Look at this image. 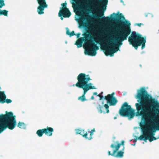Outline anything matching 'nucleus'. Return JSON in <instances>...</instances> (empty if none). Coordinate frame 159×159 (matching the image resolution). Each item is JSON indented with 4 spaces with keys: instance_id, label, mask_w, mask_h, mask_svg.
Wrapping results in <instances>:
<instances>
[{
    "instance_id": "nucleus-30",
    "label": "nucleus",
    "mask_w": 159,
    "mask_h": 159,
    "mask_svg": "<svg viewBox=\"0 0 159 159\" xmlns=\"http://www.w3.org/2000/svg\"><path fill=\"white\" fill-rule=\"evenodd\" d=\"M95 131V129L94 128L92 130H91V132H92L93 133V132Z\"/></svg>"
},
{
    "instance_id": "nucleus-13",
    "label": "nucleus",
    "mask_w": 159,
    "mask_h": 159,
    "mask_svg": "<svg viewBox=\"0 0 159 159\" xmlns=\"http://www.w3.org/2000/svg\"><path fill=\"white\" fill-rule=\"evenodd\" d=\"M44 134L46 135L51 136L52 135L54 131L52 127H47L46 128H44Z\"/></svg>"
},
{
    "instance_id": "nucleus-35",
    "label": "nucleus",
    "mask_w": 159,
    "mask_h": 159,
    "mask_svg": "<svg viewBox=\"0 0 159 159\" xmlns=\"http://www.w3.org/2000/svg\"><path fill=\"white\" fill-rule=\"evenodd\" d=\"M61 17V20H62L63 19V18L62 17V16H60Z\"/></svg>"
},
{
    "instance_id": "nucleus-23",
    "label": "nucleus",
    "mask_w": 159,
    "mask_h": 159,
    "mask_svg": "<svg viewBox=\"0 0 159 159\" xmlns=\"http://www.w3.org/2000/svg\"><path fill=\"white\" fill-rule=\"evenodd\" d=\"M117 150H116V148L113 150V153H111L110 151H108V153L109 156L111 155L112 156L114 157L115 156V154Z\"/></svg>"
},
{
    "instance_id": "nucleus-18",
    "label": "nucleus",
    "mask_w": 159,
    "mask_h": 159,
    "mask_svg": "<svg viewBox=\"0 0 159 159\" xmlns=\"http://www.w3.org/2000/svg\"><path fill=\"white\" fill-rule=\"evenodd\" d=\"M97 109L98 111L100 113H102L103 112L104 113H105V112L103 111L104 108L103 106H101L100 104H98V106L97 107Z\"/></svg>"
},
{
    "instance_id": "nucleus-19",
    "label": "nucleus",
    "mask_w": 159,
    "mask_h": 159,
    "mask_svg": "<svg viewBox=\"0 0 159 159\" xmlns=\"http://www.w3.org/2000/svg\"><path fill=\"white\" fill-rule=\"evenodd\" d=\"M17 126L21 129H25V125L23 122H19L18 123Z\"/></svg>"
},
{
    "instance_id": "nucleus-4",
    "label": "nucleus",
    "mask_w": 159,
    "mask_h": 159,
    "mask_svg": "<svg viewBox=\"0 0 159 159\" xmlns=\"http://www.w3.org/2000/svg\"><path fill=\"white\" fill-rule=\"evenodd\" d=\"M16 116L12 112H6L5 114L0 115V130L3 128L4 130L8 128L12 130L16 125Z\"/></svg>"
},
{
    "instance_id": "nucleus-31",
    "label": "nucleus",
    "mask_w": 159,
    "mask_h": 159,
    "mask_svg": "<svg viewBox=\"0 0 159 159\" xmlns=\"http://www.w3.org/2000/svg\"><path fill=\"white\" fill-rule=\"evenodd\" d=\"M4 130V129H2L1 130H0V133H2V132Z\"/></svg>"
},
{
    "instance_id": "nucleus-7",
    "label": "nucleus",
    "mask_w": 159,
    "mask_h": 159,
    "mask_svg": "<svg viewBox=\"0 0 159 159\" xmlns=\"http://www.w3.org/2000/svg\"><path fill=\"white\" fill-rule=\"evenodd\" d=\"M119 113L121 116L128 117L129 119L133 118L135 115L134 110L126 102L122 105Z\"/></svg>"
},
{
    "instance_id": "nucleus-25",
    "label": "nucleus",
    "mask_w": 159,
    "mask_h": 159,
    "mask_svg": "<svg viewBox=\"0 0 159 159\" xmlns=\"http://www.w3.org/2000/svg\"><path fill=\"white\" fill-rule=\"evenodd\" d=\"M95 41L97 43H100L103 42V41L100 38H98Z\"/></svg>"
},
{
    "instance_id": "nucleus-14",
    "label": "nucleus",
    "mask_w": 159,
    "mask_h": 159,
    "mask_svg": "<svg viewBox=\"0 0 159 159\" xmlns=\"http://www.w3.org/2000/svg\"><path fill=\"white\" fill-rule=\"evenodd\" d=\"M76 134H80L82 135L83 137L87 139L88 134L87 132H85L84 129H78L76 130Z\"/></svg>"
},
{
    "instance_id": "nucleus-34",
    "label": "nucleus",
    "mask_w": 159,
    "mask_h": 159,
    "mask_svg": "<svg viewBox=\"0 0 159 159\" xmlns=\"http://www.w3.org/2000/svg\"><path fill=\"white\" fill-rule=\"evenodd\" d=\"M80 33H78V34H77V37H78L80 35Z\"/></svg>"
},
{
    "instance_id": "nucleus-1",
    "label": "nucleus",
    "mask_w": 159,
    "mask_h": 159,
    "mask_svg": "<svg viewBox=\"0 0 159 159\" xmlns=\"http://www.w3.org/2000/svg\"><path fill=\"white\" fill-rule=\"evenodd\" d=\"M139 103L135 104L137 112L142 116V119L148 126L142 128L143 134L138 138L140 140L151 142L156 139L153 136L158 130L159 120V102L149 95L144 88L137 90L135 97Z\"/></svg>"
},
{
    "instance_id": "nucleus-3",
    "label": "nucleus",
    "mask_w": 159,
    "mask_h": 159,
    "mask_svg": "<svg viewBox=\"0 0 159 159\" xmlns=\"http://www.w3.org/2000/svg\"><path fill=\"white\" fill-rule=\"evenodd\" d=\"M77 79L78 82L75 84H73V86H75L79 88H81L83 89V94L81 96L78 98V99L83 102L86 100L85 95L87 91L91 89H95L96 88L94 86H92V83H88L91 80L89 75H86L84 73H81L78 76Z\"/></svg>"
},
{
    "instance_id": "nucleus-6",
    "label": "nucleus",
    "mask_w": 159,
    "mask_h": 159,
    "mask_svg": "<svg viewBox=\"0 0 159 159\" xmlns=\"http://www.w3.org/2000/svg\"><path fill=\"white\" fill-rule=\"evenodd\" d=\"M87 33L88 34L85 33L83 34L85 39V41H86L87 47L85 48V54L90 56H95L97 54L96 50L99 49V47L91 40L92 39H93V38L91 36L89 37V32L87 31Z\"/></svg>"
},
{
    "instance_id": "nucleus-22",
    "label": "nucleus",
    "mask_w": 159,
    "mask_h": 159,
    "mask_svg": "<svg viewBox=\"0 0 159 159\" xmlns=\"http://www.w3.org/2000/svg\"><path fill=\"white\" fill-rule=\"evenodd\" d=\"M67 30L66 31V33L67 34L69 35L70 37L73 36L75 35L74 31H72L71 33L69 32V30L67 28Z\"/></svg>"
},
{
    "instance_id": "nucleus-2",
    "label": "nucleus",
    "mask_w": 159,
    "mask_h": 159,
    "mask_svg": "<svg viewBox=\"0 0 159 159\" xmlns=\"http://www.w3.org/2000/svg\"><path fill=\"white\" fill-rule=\"evenodd\" d=\"M119 12L116 14L113 13L111 15V17L107 16L103 17L100 20L104 22H108L111 21H115L119 23L121 26H125V27H121V31L119 33L118 38L117 39L114 38L108 39H107L110 43L109 46L111 47L113 45L116 47H119V45H122V42L127 39L128 36L130 34L131 32L130 27L131 25L129 22L126 21L125 23L124 22L120 20L121 18L125 19L124 16L122 13L119 14Z\"/></svg>"
},
{
    "instance_id": "nucleus-20",
    "label": "nucleus",
    "mask_w": 159,
    "mask_h": 159,
    "mask_svg": "<svg viewBox=\"0 0 159 159\" xmlns=\"http://www.w3.org/2000/svg\"><path fill=\"white\" fill-rule=\"evenodd\" d=\"M100 1H103L102 2V5L103 6L104 8L103 10H105L106 9V5L107 3V0H100Z\"/></svg>"
},
{
    "instance_id": "nucleus-15",
    "label": "nucleus",
    "mask_w": 159,
    "mask_h": 159,
    "mask_svg": "<svg viewBox=\"0 0 159 159\" xmlns=\"http://www.w3.org/2000/svg\"><path fill=\"white\" fill-rule=\"evenodd\" d=\"M85 39H84V38H81L79 39L76 41L75 44L76 45L78 48H80L82 46L83 41H85L86 43V41H85Z\"/></svg>"
},
{
    "instance_id": "nucleus-9",
    "label": "nucleus",
    "mask_w": 159,
    "mask_h": 159,
    "mask_svg": "<svg viewBox=\"0 0 159 159\" xmlns=\"http://www.w3.org/2000/svg\"><path fill=\"white\" fill-rule=\"evenodd\" d=\"M39 6L37 8V12L39 15L44 14L43 11L45 8H47L48 5L47 4L45 0H37Z\"/></svg>"
},
{
    "instance_id": "nucleus-12",
    "label": "nucleus",
    "mask_w": 159,
    "mask_h": 159,
    "mask_svg": "<svg viewBox=\"0 0 159 159\" xmlns=\"http://www.w3.org/2000/svg\"><path fill=\"white\" fill-rule=\"evenodd\" d=\"M124 141L122 140L120 143H119L118 141L115 142L114 143H112L111 145V147L114 149V148H116V150L118 151L121 145L123 146V148L122 149V151H124L125 149L124 145Z\"/></svg>"
},
{
    "instance_id": "nucleus-27",
    "label": "nucleus",
    "mask_w": 159,
    "mask_h": 159,
    "mask_svg": "<svg viewBox=\"0 0 159 159\" xmlns=\"http://www.w3.org/2000/svg\"><path fill=\"white\" fill-rule=\"evenodd\" d=\"M93 133L92 132H90V137L88 139L89 140H90L92 138V136L93 135Z\"/></svg>"
},
{
    "instance_id": "nucleus-37",
    "label": "nucleus",
    "mask_w": 159,
    "mask_h": 159,
    "mask_svg": "<svg viewBox=\"0 0 159 159\" xmlns=\"http://www.w3.org/2000/svg\"><path fill=\"white\" fill-rule=\"evenodd\" d=\"M158 130H159V125L158 124Z\"/></svg>"
},
{
    "instance_id": "nucleus-36",
    "label": "nucleus",
    "mask_w": 159,
    "mask_h": 159,
    "mask_svg": "<svg viewBox=\"0 0 159 159\" xmlns=\"http://www.w3.org/2000/svg\"><path fill=\"white\" fill-rule=\"evenodd\" d=\"M117 119V117H114V119Z\"/></svg>"
},
{
    "instance_id": "nucleus-38",
    "label": "nucleus",
    "mask_w": 159,
    "mask_h": 159,
    "mask_svg": "<svg viewBox=\"0 0 159 159\" xmlns=\"http://www.w3.org/2000/svg\"><path fill=\"white\" fill-rule=\"evenodd\" d=\"M136 140H137V139H134V142L136 141Z\"/></svg>"
},
{
    "instance_id": "nucleus-11",
    "label": "nucleus",
    "mask_w": 159,
    "mask_h": 159,
    "mask_svg": "<svg viewBox=\"0 0 159 159\" xmlns=\"http://www.w3.org/2000/svg\"><path fill=\"white\" fill-rule=\"evenodd\" d=\"M114 93H113L107 95L104 98V99L107 101V102L111 106H115L118 102L116 98L114 97Z\"/></svg>"
},
{
    "instance_id": "nucleus-39",
    "label": "nucleus",
    "mask_w": 159,
    "mask_h": 159,
    "mask_svg": "<svg viewBox=\"0 0 159 159\" xmlns=\"http://www.w3.org/2000/svg\"><path fill=\"white\" fill-rule=\"evenodd\" d=\"M145 16H146V17H147V15H145Z\"/></svg>"
},
{
    "instance_id": "nucleus-8",
    "label": "nucleus",
    "mask_w": 159,
    "mask_h": 159,
    "mask_svg": "<svg viewBox=\"0 0 159 159\" xmlns=\"http://www.w3.org/2000/svg\"><path fill=\"white\" fill-rule=\"evenodd\" d=\"M67 3L65 2L62 3L61 5L63 6L61 9L59 11L58 13L59 16H63L65 18H69L70 16L71 13L66 7Z\"/></svg>"
},
{
    "instance_id": "nucleus-10",
    "label": "nucleus",
    "mask_w": 159,
    "mask_h": 159,
    "mask_svg": "<svg viewBox=\"0 0 159 159\" xmlns=\"http://www.w3.org/2000/svg\"><path fill=\"white\" fill-rule=\"evenodd\" d=\"M107 42L109 47H105L104 49L105 50V54L106 55H110L111 57L113 56L114 53L116 52L119 50V47H117L116 48H111V47L109 46V44L110 43L108 40L107 39ZM113 45L112 46V47Z\"/></svg>"
},
{
    "instance_id": "nucleus-17",
    "label": "nucleus",
    "mask_w": 159,
    "mask_h": 159,
    "mask_svg": "<svg viewBox=\"0 0 159 159\" xmlns=\"http://www.w3.org/2000/svg\"><path fill=\"white\" fill-rule=\"evenodd\" d=\"M36 134L39 137H42L43 134H44V129L38 130L36 132Z\"/></svg>"
},
{
    "instance_id": "nucleus-16",
    "label": "nucleus",
    "mask_w": 159,
    "mask_h": 159,
    "mask_svg": "<svg viewBox=\"0 0 159 159\" xmlns=\"http://www.w3.org/2000/svg\"><path fill=\"white\" fill-rule=\"evenodd\" d=\"M122 151H118L116 155L115 154V156H114V157H122L124 153V152Z\"/></svg>"
},
{
    "instance_id": "nucleus-24",
    "label": "nucleus",
    "mask_w": 159,
    "mask_h": 159,
    "mask_svg": "<svg viewBox=\"0 0 159 159\" xmlns=\"http://www.w3.org/2000/svg\"><path fill=\"white\" fill-rule=\"evenodd\" d=\"M104 107L106 109V112L108 113L109 112V106L107 104H105L104 105Z\"/></svg>"
},
{
    "instance_id": "nucleus-5",
    "label": "nucleus",
    "mask_w": 159,
    "mask_h": 159,
    "mask_svg": "<svg viewBox=\"0 0 159 159\" xmlns=\"http://www.w3.org/2000/svg\"><path fill=\"white\" fill-rule=\"evenodd\" d=\"M128 41L129 44L136 50H137L138 47L141 45L142 49L145 47L146 38H144L142 35L135 32H132L130 36L128 38Z\"/></svg>"
},
{
    "instance_id": "nucleus-33",
    "label": "nucleus",
    "mask_w": 159,
    "mask_h": 159,
    "mask_svg": "<svg viewBox=\"0 0 159 159\" xmlns=\"http://www.w3.org/2000/svg\"><path fill=\"white\" fill-rule=\"evenodd\" d=\"M94 95H98L97 92H94L93 93Z\"/></svg>"
},
{
    "instance_id": "nucleus-29",
    "label": "nucleus",
    "mask_w": 159,
    "mask_h": 159,
    "mask_svg": "<svg viewBox=\"0 0 159 159\" xmlns=\"http://www.w3.org/2000/svg\"><path fill=\"white\" fill-rule=\"evenodd\" d=\"M143 25V24L142 23H138L137 24V25L139 27H141V25Z\"/></svg>"
},
{
    "instance_id": "nucleus-28",
    "label": "nucleus",
    "mask_w": 159,
    "mask_h": 159,
    "mask_svg": "<svg viewBox=\"0 0 159 159\" xmlns=\"http://www.w3.org/2000/svg\"><path fill=\"white\" fill-rule=\"evenodd\" d=\"M2 3L0 5V8H1L3 6L5 5V4L3 2V1H2Z\"/></svg>"
},
{
    "instance_id": "nucleus-21",
    "label": "nucleus",
    "mask_w": 159,
    "mask_h": 159,
    "mask_svg": "<svg viewBox=\"0 0 159 159\" xmlns=\"http://www.w3.org/2000/svg\"><path fill=\"white\" fill-rule=\"evenodd\" d=\"M104 15V11H101L99 13V15L97 16L95 15V17L97 19H98L100 17H101V16Z\"/></svg>"
},
{
    "instance_id": "nucleus-26",
    "label": "nucleus",
    "mask_w": 159,
    "mask_h": 159,
    "mask_svg": "<svg viewBox=\"0 0 159 159\" xmlns=\"http://www.w3.org/2000/svg\"><path fill=\"white\" fill-rule=\"evenodd\" d=\"M102 93H103V92H102L100 93V94H99L97 95V96H98L100 97V98H99L100 100H102L103 98V96L102 95Z\"/></svg>"
},
{
    "instance_id": "nucleus-32",
    "label": "nucleus",
    "mask_w": 159,
    "mask_h": 159,
    "mask_svg": "<svg viewBox=\"0 0 159 159\" xmlns=\"http://www.w3.org/2000/svg\"><path fill=\"white\" fill-rule=\"evenodd\" d=\"M94 99V98L93 96H92V97L91 98V99L92 100H93Z\"/></svg>"
}]
</instances>
